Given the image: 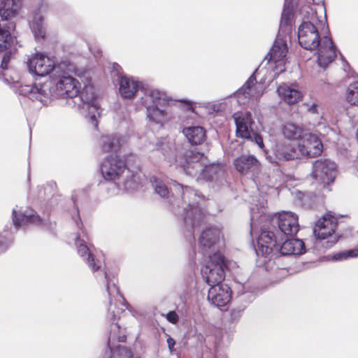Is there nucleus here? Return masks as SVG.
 Instances as JSON below:
<instances>
[{
	"label": "nucleus",
	"instance_id": "f03ea898",
	"mask_svg": "<svg viewBox=\"0 0 358 358\" xmlns=\"http://www.w3.org/2000/svg\"><path fill=\"white\" fill-rule=\"evenodd\" d=\"M149 181L155 192L167 200L171 211L183 222L185 229L192 236L194 227L200 225L204 218V213L198 206L201 199L199 192L189 186H183L173 181L170 197L169 189L163 180L151 176Z\"/></svg>",
	"mask_w": 358,
	"mask_h": 358
},
{
	"label": "nucleus",
	"instance_id": "b1692460",
	"mask_svg": "<svg viewBox=\"0 0 358 358\" xmlns=\"http://www.w3.org/2000/svg\"><path fill=\"white\" fill-rule=\"evenodd\" d=\"M277 92L280 100L288 105L296 103L302 97L297 84L282 83L277 87Z\"/></svg>",
	"mask_w": 358,
	"mask_h": 358
},
{
	"label": "nucleus",
	"instance_id": "473e14b6",
	"mask_svg": "<svg viewBox=\"0 0 358 358\" xmlns=\"http://www.w3.org/2000/svg\"><path fill=\"white\" fill-rule=\"evenodd\" d=\"M111 358H133L131 351L123 346H119Z\"/></svg>",
	"mask_w": 358,
	"mask_h": 358
},
{
	"label": "nucleus",
	"instance_id": "72a5a7b5",
	"mask_svg": "<svg viewBox=\"0 0 358 358\" xmlns=\"http://www.w3.org/2000/svg\"><path fill=\"white\" fill-rule=\"evenodd\" d=\"M13 238L10 236H8V234H0V254L5 252L10 244L12 243Z\"/></svg>",
	"mask_w": 358,
	"mask_h": 358
},
{
	"label": "nucleus",
	"instance_id": "f257e3e1",
	"mask_svg": "<svg viewBox=\"0 0 358 358\" xmlns=\"http://www.w3.org/2000/svg\"><path fill=\"white\" fill-rule=\"evenodd\" d=\"M80 89V84L78 80L63 73L51 76L43 83L21 85L17 88L16 93L32 101H38L43 105H47L51 99H73V103L78 108L87 110L92 123L97 127L96 117L101 115V108L93 94L89 95L87 89L83 92Z\"/></svg>",
	"mask_w": 358,
	"mask_h": 358
},
{
	"label": "nucleus",
	"instance_id": "6e6552de",
	"mask_svg": "<svg viewBox=\"0 0 358 358\" xmlns=\"http://www.w3.org/2000/svg\"><path fill=\"white\" fill-rule=\"evenodd\" d=\"M171 101L165 92L155 89L145 91L141 98V103L146 108L148 121L161 126L168 117V112L164 108L170 106Z\"/></svg>",
	"mask_w": 358,
	"mask_h": 358
},
{
	"label": "nucleus",
	"instance_id": "2eb2a0df",
	"mask_svg": "<svg viewBox=\"0 0 358 358\" xmlns=\"http://www.w3.org/2000/svg\"><path fill=\"white\" fill-rule=\"evenodd\" d=\"M222 236L218 227H209L202 231L199 239V252L204 257H211L217 250V244Z\"/></svg>",
	"mask_w": 358,
	"mask_h": 358
},
{
	"label": "nucleus",
	"instance_id": "2f4dec72",
	"mask_svg": "<svg viewBox=\"0 0 358 358\" xmlns=\"http://www.w3.org/2000/svg\"><path fill=\"white\" fill-rule=\"evenodd\" d=\"M358 257V249H350L338 252L334 255V259L336 261H343L350 258Z\"/></svg>",
	"mask_w": 358,
	"mask_h": 358
},
{
	"label": "nucleus",
	"instance_id": "20e7f679",
	"mask_svg": "<svg viewBox=\"0 0 358 358\" xmlns=\"http://www.w3.org/2000/svg\"><path fill=\"white\" fill-rule=\"evenodd\" d=\"M273 230L262 229L257 238V255L267 257L272 253L278 241L295 236L299 230L298 215L289 211H282L272 218Z\"/></svg>",
	"mask_w": 358,
	"mask_h": 358
},
{
	"label": "nucleus",
	"instance_id": "49530a36",
	"mask_svg": "<svg viewBox=\"0 0 358 358\" xmlns=\"http://www.w3.org/2000/svg\"><path fill=\"white\" fill-rule=\"evenodd\" d=\"M72 200H73L74 204L76 205V199L73 196H72Z\"/></svg>",
	"mask_w": 358,
	"mask_h": 358
},
{
	"label": "nucleus",
	"instance_id": "a19ab883",
	"mask_svg": "<svg viewBox=\"0 0 358 358\" xmlns=\"http://www.w3.org/2000/svg\"><path fill=\"white\" fill-rule=\"evenodd\" d=\"M73 219L76 226L78 227V228L81 229L83 228V222L81 221V219H80L78 212L77 213V215L76 217H73Z\"/></svg>",
	"mask_w": 358,
	"mask_h": 358
},
{
	"label": "nucleus",
	"instance_id": "5701e85b",
	"mask_svg": "<svg viewBox=\"0 0 358 358\" xmlns=\"http://www.w3.org/2000/svg\"><path fill=\"white\" fill-rule=\"evenodd\" d=\"M126 143L125 138L119 134H106L100 136L99 146L103 152H117Z\"/></svg>",
	"mask_w": 358,
	"mask_h": 358
},
{
	"label": "nucleus",
	"instance_id": "f3484780",
	"mask_svg": "<svg viewBox=\"0 0 358 358\" xmlns=\"http://www.w3.org/2000/svg\"><path fill=\"white\" fill-rule=\"evenodd\" d=\"M306 252L305 244L299 238H287L276 242L272 252L280 253L282 256L301 255Z\"/></svg>",
	"mask_w": 358,
	"mask_h": 358
},
{
	"label": "nucleus",
	"instance_id": "412c9836",
	"mask_svg": "<svg viewBox=\"0 0 358 358\" xmlns=\"http://www.w3.org/2000/svg\"><path fill=\"white\" fill-rule=\"evenodd\" d=\"M257 69L250 76L245 84L234 93V97L236 99L239 105H244L252 100L254 97L256 99L259 97L255 90L257 83L255 73Z\"/></svg>",
	"mask_w": 358,
	"mask_h": 358
},
{
	"label": "nucleus",
	"instance_id": "de8ad7c7",
	"mask_svg": "<svg viewBox=\"0 0 358 358\" xmlns=\"http://www.w3.org/2000/svg\"><path fill=\"white\" fill-rule=\"evenodd\" d=\"M215 358H217V357H215Z\"/></svg>",
	"mask_w": 358,
	"mask_h": 358
},
{
	"label": "nucleus",
	"instance_id": "9b49d317",
	"mask_svg": "<svg viewBox=\"0 0 358 358\" xmlns=\"http://www.w3.org/2000/svg\"><path fill=\"white\" fill-rule=\"evenodd\" d=\"M207 258L208 261L201 269L203 279L210 287L213 285L223 284L226 267L224 256L221 252H215L213 256Z\"/></svg>",
	"mask_w": 358,
	"mask_h": 358
},
{
	"label": "nucleus",
	"instance_id": "bb28decb",
	"mask_svg": "<svg viewBox=\"0 0 358 358\" xmlns=\"http://www.w3.org/2000/svg\"><path fill=\"white\" fill-rule=\"evenodd\" d=\"M275 155L279 161H290L299 157L297 149L292 144L286 143L276 145Z\"/></svg>",
	"mask_w": 358,
	"mask_h": 358
},
{
	"label": "nucleus",
	"instance_id": "ddd939ff",
	"mask_svg": "<svg viewBox=\"0 0 358 358\" xmlns=\"http://www.w3.org/2000/svg\"><path fill=\"white\" fill-rule=\"evenodd\" d=\"M196 152L200 154L201 157L196 161L199 164V168L194 169L193 166L194 162L189 163V167L185 169L184 172L190 176H196L199 174L206 181H217L220 178H222L224 175V170L223 166L219 164H210L208 165L203 166V159L205 155L203 152H199L196 149Z\"/></svg>",
	"mask_w": 358,
	"mask_h": 358
},
{
	"label": "nucleus",
	"instance_id": "79ce46f5",
	"mask_svg": "<svg viewBox=\"0 0 358 358\" xmlns=\"http://www.w3.org/2000/svg\"><path fill=\"white\" fill-rule=\"evenodd\" d=\"M178 101L181 102V103H185L186 108L189 110H192L193 107H192V104L191 101L185 100V99H180Z\"/></svg>",
	"mask_w": 358,
	"mask_h": 358
},
{
	"label": "nucleus",
	"instance_id": "393cba45",
	"mask_svg": "<svg viewBox=\"0 0 358 358\" xmlns=\"http://www.w3.org/2000/svg\"><path fill=\"white\" fill-rule=\"evenodd\" d=\"M47 5L43 1L38 8V10L34 13L33 20L30 24V27L34 34L36 40L39 41L43 39L45 36V29L43 23V17L41 15V10L46 8Z\"/></svg>",
	"mask_w": 358,
	"mask_h": 358
},
{
	"label": "nucleus",
	"instance_id": "c756f323",
	"mask_svg": "<svg viewBox=\"0 0 358 358\" xmlns=\"http://www.w3.org/2000/svg\"><path fill=\"white\" fill-rule=\"evenodd\" d=\"M346 99L350 105L358 106V81L349 85Z\"/></svg>",
	"mask_w": 358,
	"mask_h": 358
},
{
	"label": "nucleus",
	"instance_id": "c03bdc74",
	"mask_svg": "<svg viewBox=\"0 0 358 358\" xmlns=\"http://www.w3.org/2000/svg\"><path fill=\"white\" fill-rule=\"evenodd\" d=\"M126 340V336H119L118 337V341L119 342H124Z\"/></svg>",
	"mask_w": 358,
	"mask_h": 358
},
{
	"label": "nucleus",
	"instance_id": "e433bc0d",
	"mask_svg": "<svg viewBox=\"0 0 358 358\" xmlns=\"http://www.w3.org/2000/svg\"><path fill=\"white\" fill-rule=\"evenodd\" d=\"M122 68L117 63H113L112 66V73L119 79L120 76H124L121 72Z\"/></svg>",
	"mask_w": 358,
	"mask_h": 358
},
{
	"label": "nucleus",
	"instance_id": "7c9ffc66",
	"mask_svg": "<svg viewBox=\"0 0 358 358\" xmlns=\"http://www.w3.org/2000/svg\"><path fill=\"white\" fill-rule=\"evenodd\" d=\"M300 14L303 17V21H311L313 23L319 21L316 11L309 6H302Z\"/></svg>",
	"mask_w": 358,
	"mask_h": 358
},
{
	"label": "nucleus",
	"instance_id": "4be33fe9",
	"mask_svg": "<svg viewBox=\"0 0 358 358\" xmlns=\"http://www.w3.org/2000/svg\"><path fill=\"white\" fill-rule=\"evenodd\" d=\"M117 81L120 94L124 99H132L137 92L143 90V84L132 77L120 76Z\"/></svg>",
	"mask_w": 358,
	"mask_h": 358
},
{
	"label": "nucleus",
	"instance_id": "c9c22d12",
	"mask_svg": "<svg viewBox=\"0 0 358 358\" xmlns=\"http://www.w3.org/2000/svg\"><path fill=\"white\" fill-rule=\"evenodd\" d=\"M247 140L255 143L261 149H264L262 137L259 134L254 131L251 135V139Z\"/></svg>",
	"mask_w": 358,
	"mask_h": 358
},
{
	"label": "nucleus",
	"instance_id": "a211bd4d",
	"mask_svg": "<svg viewBox=\"0 0 358 358\" xmlns=\"http://www.w3.org/2000/svg\"><path fill=\"white\" fill-rule=\"evenodd\" d=\"M207 299L212 305L221 308L225 306L231 299V288L224 283L213 285L208 290Z\"/></svg>",
	"mask_w": 358,
	"mask_h": 358
},
{
	"label": "nucleus",
	"instance_id": "9d476101",
	"mask_svg": "<svg viewBox=\"0 0 358 358\" xmlns=\"http://www.w3.org/2000/svg\"><path fill=\"white\" fill-rule=\"evenodd\" d=\"M294 13L292 7L285 3L280 22L279 31L271 50L266 55L264 59L268 63L273 62L277 63L282 60L287 52V35L291 33Z\"/></svg>",
	"mask_w": 358,
	"mask_h": 358
},
{
	"label": "nucleus",
	"instance_id": "6ab92c4d",
	"mask_svg": "<svg viewBox=\"0 0 358 358\" xmlns=\"http://www.w3.org/2000/svg\"><path fill=\"white\" fill-rule=\"evenodd\" d=\"M338 226V221L334 216L326 214L320 219L313 228V234L317 240H324L331 236Z\"/></svg>",
	"mask_w": 358,
	"mask_h": 358
},
{
	"label": "nucleus",
	"instance_id": "ea45409f",
	"mask_svg": "<svg viewBox=\"0 0 358 358\" xmlns=\"http://www.w3.org/2000/svg\"><path fill=\"white\" fill-rule=\"evenodd\" d=\"M166 342L170 352H173L174 350V345H176L175 340L172 337L169 336V338L166 340Z\"/></svg>",
	"mask_w": 358,
	"mask_h": 358
},
{
	"label": "nucleus",
	"instance_id": "c85d7f7f",
	"mask_svg": "<svg viewBox=\"0 0 358 358\" xmlns=\"http://www.w3.org/2000/svg\"><path fill=\"white\" fill-rule=\"evenodd\" d=\"M303 129L294 124L287 123L282 128V133L285 138L289 140H299L304 136ZM307 136V134H305Z\"/></svg>",
	"mask_w": 358,
	"mask_h": 358
},
{
	"label": "nucleus",
	"instance_id": "aec40b11",
	"mask_svg": "<svg viewBox=\"0 0 358 358\" xmlns=\"http://www.w3.org/2000/svg\"><path fill=\"white\" fill-rule=\"evenodd\" d=\"M233 118L236 127V136L244 139H251V135L254 132L251 126L254 122L250 113L237 112L233 115Z\"/></svg>",
	"mask_w": 358,
	"mask_h": 358
},
{
	"label": "nucleus",
	"instance_id": "0eeeda50",
	"mask_svg": "<svg viewBox=\"0 0 358 358\" xmlns=\"http://www.w3.org/2000/svg\"><path fill=\"white\" fill-rule=\"evenodd\" d=\"M153 150L159 152L170 166H173L176 169L180 168L184 171L185 169L189 167V163L194 162L193 167L199 168L196 161L201 155L196 152V148L179 150L175 142L169 137L157 139Z\"/></svg>",
	"mask_w": 358,
	"mask_h": 358
},
{
	"label": "nucleus",
	"instance_id": "f8f14e48",
	"mask_svg": "<svg viewBox=\"0 0 358 358\" xmlns=\"http://www.w3.org/2000/svg\"><path fill=\"white\" fill-rule=\"evenodd\" d=\"M12 219L16 230L21 227L34 224L44 227L51 233L55 234L56 223L42 220L33 209L18 211L14 208L12 211Z\"/></svg>",
	"mask_w": 358,
	"mask_h": 358
},
{
	"label": "nucleus",
	"instance_id": "39448f33",
	"mask_svg": "<svg viewBox=\"0 0 358 358\" xmlns=\"http://www.w3.org/2000/svg\"><path fill=\"white\" fill-rule=\"evenodd\" d=\"M298 41L304 49L315 50L317 49L318 65L326 68L336 57V47L329 36L320 38L315 23L311 21H303L298 28Z\"/></svg>",
	"mask_w": 358,
	"mask_h": 358
},
{
	"label": "nucleus",
	"instance_id": "4468645a",
	"mask_svg": "<svg viewBox=\"0 0 358 358\" xmlns=\"http://www.w3.org/2000/svg\"><path fill=\"white\" fill-rule=\"evenodd\" d=\"M336 174V164L327 159H320L312 164L310 176L323 184L329 185L334 181Z\"/></svg>",
	"mask_w": 358,
	"mask_h": 358
},
{
	"label": "nucleus",
	"instance_id": "dca6fc26",
	"mask_svg": "<svg viewBox=\"0 0 358 358\" xmlns=\"http://www.w3.org/2000/svg\"><path fill=\"white\" fill-rule=\"evenodd\" d=\"M56 62L54 58L48 57L43 53H37L28 59L29 72L38 77H44L50 73L55 68Z\"/></svg>",
	"mask_w": 358,
	"mask_h": 358
},
{
	"label": "nucleus",
	"instance_id": "37998d69",
	"mask_svg": "<svg viewBox=\"0 0 358 358\" xmlns=\"http://www.w3.org/2000/svg\"><path fill=\"white\" fill-rule=\"evenodd\" d=\"M256 215L255 213H251V217H250V232L252 233L253 229H254V227L255 226L256 223H255V219H256Z\"/></svg>",
	"mask_w": 358,
	"mask_h": 358
},
{
	"label": "nucleus",
	"instance_id": "58836bf2",
	"mask_svg": "<svg viewBox=\"0 0 358 358\" xmlns=\"http://www.w3.org/2000/svg\"><path fill=\"white\" fill-rule=\"evenodd\" d=\"M304 106L307 107V110L309 113L312 114H318V106L315 103H313L311 104L309 103H304Z\"/></svg>",
	"mask_w": 358,
	"mask_h": 358
},
{
	"label": "nucleus",
	"instance_id": "423d86ee",
	"mask_svg": "<svg viewBox=\"0 0 358 358\" xmlns=\"http://www.w3.org/2000/svg\"><path fill=\"white\" fill-rule=\"evenodd\" d=\"M100 171L105 180L113 182L119 189L131 191L139 185V173L128 169L125 161L117 156L106 157Z\"/></svg>",
	"mask_w": 358,
	"mask_h": 358
},
{
	"label": "nucleus",
	"instance_id": "cd10ccee",
	"mask_svg": "<svg viewBox=\"0 0 358 358\" xmlns=\"http://www.w3.org/2000/svg\"><path fill=\"white\" fill-rule=\"evenodd\" d=\"M182 133L192 145L201 144L206 138V130L201 126L185 127Z\"/></svg>",
	"mask_w": 358,
	"mask_h": 358
},
{
	"label": "nucleus",
	"instance_id": "1a4fd4ad",
	"mask_svg": "<svg viewBox=\"0 0 358 358\" xmlns=\"http://www.w3.org/2000/svg\"><path fill=\"white\" fill-rule=\"evenodd\" d=\"M236 169L243 175H249L260 194H266L272 187L270 176L262 171V165L252 155H242L234 161Z\"/></svg>",
	"mask_w": 358,
	"mask_h": 358
},
{
	"label": "nucleus",
	"instance_id": "7ed1b4c3",
	"mask_svg": "<svg viewBox=\"0 0 358 358\" xmlns=\"http://www.w3.org/2000/svg\"><path fill=\"white\" fill-rule=\"evenodd\" d=\"M75 245L76 246L77 252L82 259L87 264L90 268L94 273L101 271L106 282V291L109 297V306L108 309V317L112 322L110 326V332L108 339L107 345L111 350L110 341L115 338V335L112 331L118 330L120 326L116 321V313L113 308L115 304L113 303V299L115 300L116 297H119L122 301H125L124 298L120 294L119 287L117 286V279L114 275L110 276L106 271L101 270L104 264V258L102 254L98 253L94 246L89 245L83 238H80V235H77L75 239Z\"/></svg>",
	"mask_w": 358,
	"mask_h": 358
},
{
	"label": "nucleus",
	"instance_id": "f704fd0d",
	"mask_svg": "<svg viewBox=\"0 0 358 358\" xmlns=\"http://www.w3.org/2000/svg\"><path fill=\"white\" fill-rule=\"evenodd\" d=\"M244 308H237L230 310V321L231 322H237L242 316Z\"/></svg>",
	"mask_w": 358,
	"mask_h": 358
},
{
	"label": "nucleus",
	"instance_id": "4c0bfd02",
	"mask_svg": "<svg viewBox=\"0 0 358 358\" xmlns=\"http://www.w3.org/2000/svg\"><path fill=\"white\" fill-rule=\"evenodd\" d=\"M166 320L173 324H176L178 322V316L175 311H169L166 314Z\"/></svg>",
	"mask_w": 358,
	"mask_h": 358
},
{
	"label": "nucleus",
	"instance_id": "a18cd8bd",
	"mask_svg": "<svg viewBox=\"0 0 358 358\" xmlns=\"http://www.w3.org/2000/svg\"><path fill=\"white\" fill-rule=\"evenodd\" d=\"M260 206H261L262 208H264V201L260 203Z\"/></svg>",
	"mask_w": 358,
	"mask_h": 358
},
{
	"label": "nucleus",
	"instance_id": "a878e982",
	"mask_svg": "<svg viewBox=\"0 0 358 358\" xmlns=\"http://www.w3.org/2000/svg\"><path fill=\"white\" fill-rule=\"evenodd\" d=\"M307 141H310L308 144L299 145L298 148L300 152L309 157H315L320 155L323 149V145L315 136L309 134L306 136Z\"/></svg>",
	"mask_w": 358,
	"mask_h": 358
}]
</instances>
